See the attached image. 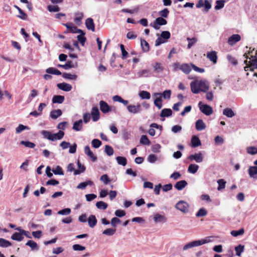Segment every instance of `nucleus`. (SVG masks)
<instances>
[{"label":"nucleus","mask_w":257,"mask_h":257,"mask_svg":"<svg viewBox=\"0 0 257 257\" xmlns=\"http://www.w3.org/2000/svg\"><path fill=\"white\" fill-rule=\"evenodd\" d=\"M254 49L251 50V48L248 51V53H245L243 56L246 58L244 61V63L246 66L244 67L245 71H253L254 69L257 68V50L255 52V55H253L252 54Z\"/></svg>","instance_id":"obj_1"},{"label":"nucleus","mask_w":257,"mask_h":257,"mask_svg":"<svg viewBox=\"0 0 257 257\" xmlns=\"http://www.w3.org/2000/svg\"><path fill=\"white\" fill-rule=\"evenodd\" d=\"M191 91L194 94L206 92L209 89V83L205 79L195 80L190 83Z\"/></svg>","instance_id":"obj_2"},{"label":"nucleus","mask_w":257,"mask_h":257,"mask_svg":"<svg viewBox=\"0 0 257 257\" xmlns=\"http://www.w3.org/2000/svg\"><path fill=\"white\" fill-rule=\"evenodd\" d=\"M42 134L45 138L52 141H55L61 139L64 135V133L61 130L56 134H52L51 132L47 131H43Z\"/></svg>","instance_id":"obj_3"},{"label":"nucleus","mask_w":257,"mask_h":257,"mask_svg":"<svg viewBox=\"0 0 257 257\" xmlns=\"http://www.w3.org/2000/svg\"><path fill=\"white\" fill-rule=\"evenodd\" d=\"M210 238V237H207L200 240H194L191 242H189L183 246V249L184 250H186L192 247L198 246L208 243L211 241Z\"/></svg>","instance_id":"obj_4"},{"label":"nucleus","mask_w":257,"mask_h":257,"mask_svg":"<svg viewBox=\"0 0 257 257\" xmlns=\"http://www.w3.org/2000/svg\"><path fill=\"white\" fill-rule=\"evenodd\" d=\"M175 207L181 212L187 213L189 211V205L187 202L180 200L176 204Z\"/></svg>","instance_id":"obj_5"},{"label":"nucleus","mask_w":257,"mask_h":257,"mask_svg":"<svg viewBox=\"0 0 257 257\" xmlns=\"http://www.w3.org/2000/svg\"><path fill=\"white\" fill-rule=\"evenodd\" d=\"M200 110L206 115H210L213 113L212 108L209 105L203 104L201 101L198 103Z\"/></svg>","instance_id":"obj_6"},{"label":"nucleus","mask_w":257,"mask_h":257,"mask_svg":"<svg viewBox=\"0 0 257 257\" xmlns=\"http://www.w3.org/2000/svg\"><path fill=\"white\" fill-rule=\"evenodd\" d=\"M126 109L130 113L134 114L140 113L142 111V105L139 103L136 105L130 104L127 106Z\"/></svg>","instance_id":"obj_7"},{"label":"nucleus","mask_w":257,"mask_h":257,"mask_svg":"<svg viewBox=\"0 0 257 257\" xmlns=\"http://www.w3.org/2000/svg\"><path fill=\"white\" fill-rule=\"evenodd\" d=\"M167 24V21L162 17L157 18L153 23H151L150 26L153 27L156 30H159L160 26L165 25Z\"/></svg>","instance_id":"obj_8"},{"label":"nucleus","mask_w":257,"mask_h":257,"mask_svg":"<svg viewBox=\"0 0 257 257\" xmlns=\"http://www.w3.org/2000/svg\"><path fill=\"white\" fill-rule=\"evenodd\" d=\"M196 7L197 8L204 7L205 11L208 12L211 8V0H199Z\"/></svg>","instance_id":"obj_9"},{"label":"nucleus","mask_w":257,"mask_h":257,"mask_svg":"<svg viewBox=\"0 0 257 257\" xmlns=\"http://www.w3.org/2000/svg\"><path fill=\"white\" fill-rule=\"evenodd\" d=\"M67 30L66 32L72 33H82V31L77 28L72 23H67L65 24Z\"/></svg>","instance_id":"obj_10"},{"label":"nucleus","mask_w":257,"mask_h":257,"mask_svg":"<svg viewBox=\"0 0 257 257\" xmlns=\"http://www.w3.org/2000/svg\"><path fill=\"white\" fill-rule=\"evenodd\" d=\"M203 155L201 153H195L188 156V159L190 161H195L196 163H201L203 161Z\"/></svg>","instance_id":"obj_11"},{"label":"nucleus","mask_w":257,"mask_h":257,"mask_svg":"<svg viewBox=\"0 0 257 257\" xmlns=\"http://www.w3.org/2000/svg\"><path fill=\"white\" fill-rule=\"evenodd\" d=\"M153 96L155 98L154 100V104L159 109H161L162 107V94L161 93H155Z\"/></svg>","instance_id":"obj_12"},{"label":"nucleus","mask_w":257,"mask_h":257,"mask_svg":"<svg viewBox=\"0 0 257 257\" xmlns=\"http://www.w3.org/2000/svg\"><path fill=\"white\" fill-rule=\"evenodd\" d=\"M99 114L100 113L98 107H93L91 109V115L93 121H96L99 119Z\"/></svg>","instance_id":"obj_13"},{"label":"nucleus","mask_w":257,"mask_h":257,"mask_svg":"<svg viewBox=\"0 0 257 257\" xmlns=\"http://www.w3.org/2000/svg\"><path fill=\"white\" fill-rule=\"evenodd\" d=\"M241 37L239 35L234 34L228 38V43L230 45L232 46L237 42L239 41Z\"/></svg>","instance_id":"obj_14"},{"label":"nucleus","mask_w":257,"mask_h":257,"mask_svg":"<svg viewBox=\"0 0 257 257\" xmlns=\"http://www.w3.org/2000/svg\"><path fill=\"white\" fill-rule=\"evenodd\" d=\"M155 73H162L164 70V67L161 63L156 62L152 65Z\"/></svg>","instance_id":"obj_15"},{"label":"nucleus","mask_w":257,"mask_h":257,"mask_svg":"<svg viewBox=\"0 0 257 257\" xmlns=\"http://www.w3.org/2000/svg\"><path fill=\"white\" fill-rule=\"evenodd\" d=\"M99 105L100 109L102 112L105 113L110 111L111 110L110 107L106 102L101 100L99 102Z\"/></svg>","instance_id":"obj_16"},{"label":"nucleus","mask_w":257,"mask_h":257,"mask_svg":"<svg viewBox=\"0 0 257 257\" xmlns=\"http://www.w3.org/2000/svg\"><path fill=\"white\" fill-rule=\"evenodd\" d=\"M151 71L150 69H143L137 73L138 77H148L151 76Z\"/></svg>","instance_id":"obj_17"},{"label":"nucleus","mask_w":257,"mask_h":257,"mask_svg":"<svg viewBox=\"0 0 257 257\" xmlns=\"http://www.w3.org/2000/svg\"><path fill=\"white\" fill-rule=\"evenodd\" d=\"M84 152L85 154L91 159L92 161L95 162L97 160L96 157L94 156L93 152L90 150L89 146H85L84 148Z\"/></svg>","instance_id":"obj_18"},{"label":"nucleus","mask_w":257,"mask_h":257,"mask_svg":"<svg viewBox=\"0 0 257 257\" xmlns=\"http://www.w3.org/2000/svg\"><path fill=\"white\" fill-rule=\"evenodd\" d=\"M207 57L208 59L210 60L211 62L213 63V64H215L217 62V53L214 51H212L210 52H208L207 53Z\"/></svg>","instance_id":"obj_19"},{"label":"nucleus","mask_w":257,"mask_h":257,"mask_svg":"<svg viewBox=\"0 0 257 257\" xmlns=\"http://www.w3.org/2000/svg\"><path fill=\"white\" fill-rule=\"evenodd\" d=\"M85 25L86 28L88 30H91L92 32L95 31V25L92 18H87L85 21Z\"/></svg>","instance_id":"obj_20"},{"label":"nucleus","mask_w":257,"mask_h":257,"mask_svg":"<svg viewBox=\"0 0 257 257\" xmlns=\"http://www.w3.org/2000/svg\"><path fill=\"white\" fill-rule=\"evenodd\" d=\"M196 129L198 131L204 130L206 128V125L202 119H198L195 122Z\"/></svg>","instance_id":"obj_21"},{"label":"nucleus","mask_w":257,"mask_h":257,"mask_svg":"<svg viewBox=\"0 0 257 257\" xmlns=\"http://www.w3.org/2000/svg\"><path fill=\"white\" fill-rule=\"evenodd\" d=\"M248 174L250 177L253 179H257V167H250L248 170Z\"/></svg>","instance_id":"obj_22"},{"label":"nucleus","mask_w":257,"mask_h":257,"mask_svg":"<svg viewBox=\"0 0 257 257\" xmlns=\"http://www.w3.org/2000/svg\"><path fill=\"white\" fill-rule=\"evenodd\" d=\"M154 220L156 223L166 222L167 219L164 215L156 213L154 215Z\"/></svg>","instance_id":"obj_23"},{"label":"nucleus","mask_w":257,"mask_h":257,"mask_svg":"<svg viewBox=\"0 0 257 257\" xmlns=\"http://www.w3.org/2000/svg\"><path fill=\"white\" fill-rule=\"evenodd\" d=\"M187 185L185 180H181L177 182L174 185V187L178 190H181L184 188Z\"/></svg>","instance_id":"obj_24"},{"label":"nucleus","mask_w":257,"mask_h":257,"mask_svg":"<svg viewBox=\"0 0 257 257\" xmlns=\"http://www.w3.org/2000/svg\"><path fill=\"white\" fill-rule=\"evenodd\" d=\"M62 114V112L60 109L53 110L51 111L50 115V117L53 119H57L58 117L61 116Z\"/></svg>","instance_id":"obj_25"},{"label":"nucleus","mask_w":257,"mask_h":257,"mask_svg":"<svg viewBox=\"0 0 257 257\" xmlns=\"http://www.w3.org/2000/svg\"><path fill=\"white\" fill-rule=\"evenodd\" d=\"M192 146L196 148L201 145V143L199 138L196 136L192 137L191 139Z\"/></svg>","instance_id":"obj_26"},{"label":"nucleus","mask_w":257,"mask_h":257,"mask_svg":"<svg viewBox=\"0 0 257 257\" xmlns=\"http://www.w3.org/2000/svg\"><path fill=\"white\" fill-rule=\"evenodd\" d=\"M180 69L185 74H189L191 70V68L189 64L184 63L180 65Z\"/></svg>","instance_id":"obj_27"},{"label":"nucleus","mask_w":257,"mask_h":257,"mask_svg":"<svg viewBox=\"0 0 257 257\" xmlns=\"http://www.w3.org/2000/svg\"><path fill=\"white\" fill-rule=\"evenodd\" d=\"M64 100V96L62 95H54L52 98L53 103H62Z\"/></svg>","instance_id":"obj_28"},{"label":"nucleus","mask_w":257,"mask_h":257,"mask_svg":"<svg viewBox=\"0 0 257 257\" xmlns=\"http://www.w3.org/2000/svg\"><path fill=\"white\" fill-rule=\"evenodd\" d=\"M88 222L89 226L90 227H94L97 223V220L95 216L93 215H91L88 218Z\"/></svg>","instance_id":"obj_29"},{"label":"nucleus","mask_w":257,"mask_h":257,"mask_svg":"<svg viewBox=\"0 0 257 257\" xmlns=\"http://www.w3.org/2000/svg\"><path fill=\"white\" fill-rule=\"evenodd\" d=\"M93 185V182L90 180L86 182H81L77 186V188L79 189H84L88 185L92 186Z\"/></svg>","instance_id":"obj_30"},{"label":"nucleus","mask_w":257,"mask_h":257,"mask_svg":"<svg viewBox=\"0 0 257 257\" xmlns=\"http://www.w3.org/2000/svg\"><path fill=\"white\" fill-rule=\"evenodd\" d=\"M83 122L81 119L74 122L73 126V129L76 131H80L82 128Z\"/></svg>","instance_id":"obj_31"},{"label":"nucleus","mask_w":257,"mask_h":257,"mask_svg":"<svg viewBox=\"0 0 257 257\" xmlns=\"http://www.w3.org/2000/svg\"><path fill=\"white\" fill-rule=\"evenodd\" d=\"M11 238L13 240H17V241H22L24 239V236L22 235V233L20 231V232H15L11 236Z\"/></svg>","instance_id":"obj_32"},{"label":"nucleus","mask_w":257,"mask_h":257,"mask_svg":"<svg viewBox=\"0 0 257 257\" xmlns=\"http://www.w3.org/2000/svg\"><path fill=\"white\" fill-rule=\"evenodd\" d=\"M46 72L48 74H54L57 75H61V72L56 68L53 67H49L46 70Z\"/></svg>","instance_id":"obj_33"},{"label":"nucleus","mask_w":257,"mask_h":257,"mask_svg":"<svg viewBox=\"0 0 257 257\" xmlns=\"http://www.w3.org/2000/svg\"><path fill=\"white\" fill-rule=\"evenodd\" d=\"M223 114L228 117H232L235 115L234 112L230 108H226L223 110Z\"/></svg>","instance_id":"obj_34"},{"label":"nucleus","mask_w":257,"mask_h":257,"mask_svg":"<svg viewBox=\"0 0 257 257\" xmlns=\"http://www.w3.org/2000/svg\"><path fill=\"white\" fill-rule=\"evenodd\" d=\"M198 169V165L195 164H192L189 166L188 168V171L190 173L195 174L197 172Z\"/></svg>","instance_id":"obj_35"},{"label":"nucleus","mask_w":257,"mask_h":257,"mask_svg":"<svg viewBox=\"0 0 257 257\" xmlns=\"http://www.w3.org/2000/svg\"><path fill=\"white\" fill-rule=\"evenodd\" d=\"M26 245L30 246L32 250H38L39 249L37 243L33 240H28L26 243Z\"/></svg>","instance_id":"obj_36"},{"label":"nucleus","mask_w":257,"mask_h":257,"mask_svg":"<svg viewBox=\"0 0 257 257\" xmlns=\"http://www.w3.org/2000/svg\"><path fill=\"white\" fill-rule=\"evenodd\" d=\"M172 111L169 108L163 109L160 114L161 117H169L172 115Z\"/></svg>","instance_id":"obj_37"},{"label":"nucleus","mask_w":257,"mask_h":257,"mask_svg":"<svg viewBox=\"0 0 257 257\" xmlns=\"http://www.w3.org/2000/svg\"><path fill=\"white\" fill-rule=\"evenodd\" d=\"M116 160L118 165L125 166L127 164V160L125 157L118 156L116 158Z\"/></svg>","instance_id":"obj_38"},{"label":"nucleus","mask_w":257,"mask_h":257,"mask_svg":"<svg viewBox=\"0 0 257 257\" xmlns=\"http://www.w3.org/2000/svg\"><path fill=\"white\" fill-rule=\"evenodd\" d=\"M80 35L77 37L78 41L80 43L82 46H84L85 43L86 41V38L84 37L85 33L82 31V33H79Z\"/></svg>","instance_id":"obj_39"},{"label":"nucleus","mask_w":257,"mask_h":257,"mask_svg":"<svg viewBox=\"0 0 257 257\" xmlns=\"http://www.w3.org/2000/svg\"><path fill=\"white\" fill-rule=\"evenodd\" d=\"M141 45L143 49V51L144 52H148L149 51L150 46L149 43L145 40L141 39Z\"/></svg>","instance_id":"obj_40"},{"label":"nucleus","mask_w":257,"mask_h":257,"mask_svg":"<svg viewBox=\"0 0 257 257\" xmlns=\"http://www.w3.org/2000/svg\"><path fill=\"white\" fill-rule=\"evenodd\" d=\"M12 243L9 240H7L3 238H0V246L2 247H7L11 246Z\"/></svg>","instance_id":"obj_41"},{"label":"nucleus","mask_w":257,"mask_h":257,"mask_svg":"<svg viewBox=\"0 0 257 257\" xmlns=\"http://www.w3.org/2000/svg\"><path fill=\"white\" fill-rule=\"evenodd\" d=\"M96 206L99 209L105 210L107 208L108 205L106 203L100 201L96 202Z\"/></svg>","instance_id":"obj_42"},{"label":"nucleus","mask_w":257,"mask_h":257,"mask_svg":"<svg viewBox=\"0 0 257 257\" xmlns=\"http://www.w3.org/2000/svg\"><path fill=\"white\" fill-rule=\"evenodd\" d=\"M217 182L218 184V186L217 187V190L218 191L225 188L226 182L224 179H219L217 180Z\"/></svg>","instance_id":"obj_43"},{"label":"nucleus","mask_w":257,"mask_h":257,"mask_svg":"<svg viewBox=\"0 0 257 257\" xmlns=\"http://www.w3.org/2000/svg\"><path fill=\"white\" fill-rule=\"evenodd\" d=\"M139 95L142 99H149L151 97L150 93L147 91H142Z\"/></svg>","instance_id":"obj_44"},{"label":"nucleus","mask_w":257,"mask_h":257,"mask_svg":"<svg viewBox=\"0 0 257 257\" xmlns=\"http://www.w3.org/2000/svg\"><path fill=\"white\" fill-rule=\"evenodd\" d=\"M77 165L79 168V170H75L74 175H75L83 172L85 170V167L83 165H81L79 161L77 162Z\"/></svg>","instance_id":"obj_45"},{"label":"nucleus","mask_w":257,"mask_h":257,"mask_svg":"<svg viewBox=\"0 0 257 257\" xmlns=\"http://www.w3.org/2000/svg\"><path fill=\"white\" fill-rule=\"evenodd\" d=\"M207 210L204 208H201L199 209V210L198 211V212L196 214V217H203L207 215Z\"/></svg>","instance_id":"obj_46"},{"label":"nucleus","mask_w":257,"mask_h":257,"mask_svg":"<svg viewBox=\"0 0 257 257\" xmlns=\"http://www.w3.org/2000/svg\"><path fill=\"white\" fill-rule=\"evenodd\" d=\"M169 14V11L167 8H165L159 12V15L160 16V17H162L163 18H167L168 17Z\"/></svg>","instance_id":"obj_47"},{"label":"nucleus","mask_w":257,"mask_h":257,"mask_svg":"<svg viewBox=\"0 0 257 257\" xmlns=\"http://www.w3.org/2000/svg\"><path fill=\"white\" fill-rule=\"evenodd\" d=\"M244 245L239 244L237 246L235 247V250L236 252V255L237 256H240L241 253L244 250Z\"/></svg>","instance_id":"obj_48"},{"label":"nucleus","mask_w":257,"mask_h":257,"mask_svg":"<svg viewBox=\"0 0 257 257\" xmlns=\"http://www.w3.org/2000/svg\"><path fill=\"white\" fill-rule=\"evenodd\" d=\"M140 143L143 145H149L150 141L146 135H142L140 139Z\"/></svg>","instance_id":"obj_49"},{"label":"nucleus","mask_w":257,"mask_h":257,"mask_svg":"<svg viewBox=\"0 0 257 257\" xmlns=\"http://www.w3.org/2000/svg\"><path fill=\"white\" fill-rule=\"evenodd\" d=\"M52 171L55 175H63V171L61 167L57 166L55 168H53Z\"/></svg>","instance_id":"obj_50"},{"label":"nucleus","mask_w":257,"mask_h":257,"mask_svg":"<svg viewBox=\"0 0 257 257\" xmlns=\"http://www.w3.org/2000/svg\"><path fill=\"white\" fill-rule=\"evenodd\" d=\"M244 232L243 228H241L238 230H232L231 231V234L234 237L242 235Z\"/></svg>","instance_id":"obj_51"},{"label":"nucleus","mask_w":257,"mask_h":257,"mask_svg":"<svg viewBox=\"0 0 257 257\" xmlns=\"http://www.w3.org/2000/svg\"><path fill=\"white\" fill-rule=\"evenodd\" d=\"M115 231H116V229H115L108 228V229H106L104 230L102 232V233L103 234H105V235H106L111 236V235H113L115 233Z\"/></svg>","instance_id":"obj_52"},{"label":"nucleus","mask_w":257,"mask_h":257,"mask_svg":"<svg viewBox=\"0 0 257 257\" xmlns=\"http://www.w3.org/2000/svg\"><path fill=\"white\" fill-rule=\"evenodd\" d=\"M105 152L109 156H112L114 153V150L113 148L108 145L105 146Z\"/></svg>","instance_id":"obj_53"},{"label":"nucleus","mask_w":257,"mask_h":257,"mask_svg":"<svg viewBox=\"0 0 257 257\" xmlns=\"http://www.w3.org/2000/svg\"><path fill=\"white\" fill-rule=\"evenodd\" d=\"M72 249L74 251H83L86 249V247L79 244H75L73 245Z\"/></svg>","instance_id":"obj_54"},{"label":"nucleus","mask_w":257,"mask_h":257,"mask_svg":"<svg viewBox=\"0 0 257 257\" xmlns=\"http://www.w3.org/2000/svg\"><path fill=\"white\" fill-rule=\"evenodd\" d=\"M225 1L219 0L216 2V6H215V10H220L222 9L224 6Z\"/></svg>","instance_id":"obj_55"},{"label":"nucleus","mask_w":257,"mask_h":257,"mask_svg":"<svg viewBox=\"0 0 257 257\" xmlns=\"http://www.w3.org/2000/svg\"><path fill=\"white\" fill-rule=\"evenodd\" d=\"M21 144L29 148H34L35 147L34 143L29 141H22L21 142Z\"/></svg>","instance_id":"obj_56"},{"label":"nucleus","mask_w":257,"mask_h":257,"mask_svg":"<svg viewBox=\"0 0 257 257\" xmlns=\"http://www.w3.org/2000/svg\"><path fill=\"white\" fill-rule=\"evenodd\" d=\"M101 142L98 139H93L91 142L92 147L94 148H98L101 145Z\"/></svg>","instance_id":"obj_57"},{"label":"nucleus","mask_w":257,"mask_h":257,"mask_svg":"<svg viewBox=\"0 0 257 257\" xmlns=\"http://www.w3.org/2000/svg\"><path fill=\"white\" fill-rule=\"evenodd\" d=\"M120 48L122 54V59H125L126 58V57L128 56V53L125 50L124 46L122 44L120 45Z\"/></svg>","instance_id":"obj_58"},{"label":"nucleus","mask_w":257,"mask_h":257,"mask_svg":"<svg viewBox=\"0 0 257 257\" xmlns=\"http://www.w3.org/2000/svg\"><path fill=\"white\" fill-rule=\"evenodd\" d=\"M171 34L170 33L169 31H163L162 33L161 34L160 37L163 39H169L170 38Z\"/></svg>","instance_id":"obj_59"},{"label":"nucleus","mask_w":257,"mask_h":257,"mask_svg":"<svg viewBox=\"0 0 257 257\" xmlns=\"http://www.w3.org/2000/svg\"><path fill=\"white\" fill-rule=\"evenodd\" d=\"M161 94L162 96H163L164 99H170L171 97V90H165Z\"/></svg>","instance_id":"obj_60"},{"label":"nucleus","mask_w":257,"mask_h":257,"mask_svg":"<svg viewBox=\"0 0 257 257\" xmlns=\"http://www.w3.org/2000/svg\"><path fill=\"white\" fill-rule=\"evenodd\" d=\"M121 222L120 220L117 217H113L111 219V225L113 227H116L118 224H119Z\"/></svg>","instance_id":"obj_61"},{"label":"nucleus","mask_w":257,"mask_h":257,"mask_svg":"<svg viewBox=\"0 0 257 257\" xmlns=\"http://www.w3.org/2000/svg\"><path fill=\"white\" fill-rule=\"evenodd\" d=\"M187 40L188 41V44L187 47L188 49H190L197 41V39L195 38H187Z\"/></svg>","instance_id":"obj_62"},{"label":"nucleus","mask_w":257,"mask_h":257,"mask_svg":"<svg viewBox=\"0 0 257 257\" xmlns=\"http://www.w3.org/2000/svg\"><path fill=\"white\" fill-rule=\"evenodd\" d=\"M247 152L251 155L257 154V148L254 147H249L247 148Z\"/></svg>","instance_id":"obj_63"},{"label":"nucleus","mask_w":257,"mask_h":257,"mask_svg":"<svg viewBox=\"0 0 257 257\" xmlns=\"http://www.w3.org/2000/svg\"><path fill=\"white\" fill-rule=\"evenodd\" d=\"M100 180L102 181L104 184L106 185L108 184L110 182V179L106 174L102 175L100 177Z\"/></svg>","instance_id":"obj_64"}]
</instances>
